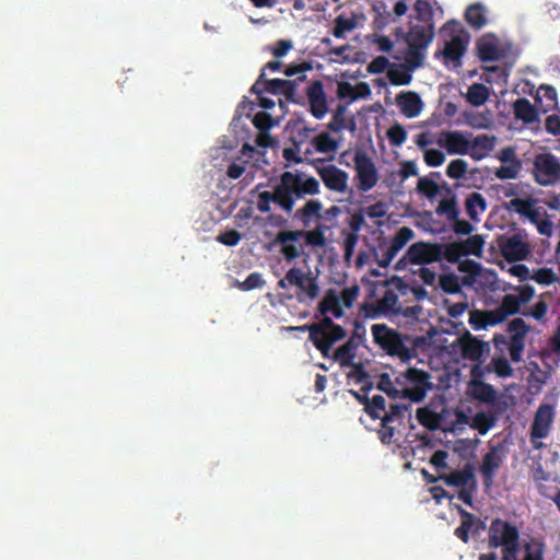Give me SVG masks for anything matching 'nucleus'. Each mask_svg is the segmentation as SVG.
<instances>
[{
	"label": "nucleus",
	"instance_id": "10",
	"mask_svg": "<svg viewBox=\"0 0 560 560\" xmlns=\"http://www.w3.org/2000/svg\"><path fill=\"white\" fill-rule=\"evenodd\" d=\"M287 280L295 287V299L299 303H310L316 300L319 293L318 277L312 271L293 267L287 271Z\"/></svg>",
	"mask_w": 560,
	"mask_h": 560
},
{
	"label": "nucleus",
	"instance_id": "50",
	"mask_svg": "<svg viewBox=\"0 0 560 560\" xmlns=\"http://www.w3.org/2000/svg\"><path fill=\"white\" fill-rule=\"evenodd\" d=\"M377 387L393 399H402L401 386L396 383V380L393 381L386 373L381 374V377H378Z\"/></svg>",
	"mask_w": 560,
	"mask_h": 560
},
{
	"label": "nucleus",
	"instance_id": "48",
	"mask_svg": "<svg viewBox=\"0 0 560 560\" xmlns=\"http://www.w3.org/2000/svg\"><path fill=\"white\" fill-rule=\"evenodd\" d=\"M378 308L382 312L399 314L401 313L402 307L399 303V298L396 292L392 289H386L383 293V296L378 301Z\"/></svg>",
	"mask_w": 560,
	"mask_h": 560
},
{
	"label": "nucleus",
	"instance_id": "22",
	"mask_svg": "<svg viewBox=\"0 0 560 560\" xmlns=\"http://www.w3.org/2000/svg\"><path fill=\"white\" fill-rule=\"evenodd\" d=\"M477 56L481 61H495L502 57L497 35H482L476 43Z\"/></svg>",
	"mask_w": 560,
	"mask_h": 560
},
{
	"label": "nucleus",
	"instance_id": "19",
	"mask_svg": "<svg viewBox=\"0 0 560 560\" xmlns=\"http://www.w3.org/2000/svg\"><path fill=\"white\" fill-rule=\"evenodd\" d=\"M306 94L311 114L315 118L322 119L328 112L327 98L323 83L318 80H315L307 88Z\"/></svg>",
	"mask_w": 560,
	"mask_h": 560
},
{
	"label": "nucleus",
	"instance_id": "43",
	"mask_svg": "<svg viewBox=\"0 0 560 560\" xmlns=\"http://www.w3.org/2000/svg\"><path fill=\"white\" fill-rule=\"evenodd\" d=\"M465 20L472 28H481L487 24L485 8L479 2H475L466 10Z\"/></svg>",
	"mask_w": 560,
	"mask_h": 560
},
{
	"label": "nucleus",
	"instance_id": "2",
	"mask_svg": "<svg viewBox=\"0 0 560 560\" xmlns=\"http://www.w3.org/2000/svg\"><path fill=\"white\" fill-rule=\"evenodd\" d=\"M365 412L372 419L381 420V428L377 431L381 443L392 444L396 441L397 428L405 425L406 419H410V405L390 404L386 408L385 398L376 394L373 398H370Z\"/></svg>",
	"mask_w": 560,
	"mask_h": 560
},
{
	"label": "nucleus",
	"instance_id": "51",
	"mask_svg": "<svg viewBox=\"0 0 560 560\" xmlns=\"http://www.w3.org/2000/svg\"><path fill=\"white\" fill-rule=\"evenodd\" d=\"M413 236L412 228L401 226L400 230L396 232L388 246L398 254L409 241H412Z\"/></svg>",
	"mask_w": 560,
	"mask_h": 560
},
{
	"label": "nucleus",
	"instance_id": "4",
	"mask_svg": "<svg viewBox=\"0 0 560 560\" xmlns=\"http://www.w3.org/2000/svg\"><path fill=\"white\" fill-rule=\"evenodd\" d=\"M520 534L515 525L502 520H492L488 534V544L491 548L503 547V560H516L520 549Z\"/></svg>",
	"mask_w": 560,
	"mask_h": 560
},
{
	"label": "nucleus",
	"instance_id": "44",
	"mask_svg": "<svg viewBox=\"0 0 560 560\" xmlns=\"http://www.w3.org/2000/svg\"><path fill=\"white\" fill-rule=\"evenodd\" d=\"M361 218L358 221H352L350 223V231L345 234L343 240V250H345V260L349 261L354 253L355 245L359 241L358 231L360 229Z\"/></svg>",
	"mask_w": 560,
	"mask_h": 560
},
{
	"label": "nucleus",
	"instance_id": "47",
	"mask_svg": "<svg viewBox=\"0 0 560 560\" xmlns=\"http://www.w3.org/2000/svg\"><path fill=\"white\" fill-rule=\"evenodd\" d=\"M316 131V127H308L305 125V121L300 119L293 125V133H292V142L296 147H301L306 143L312 135Z\"/></svg>",
	"mask_w": 560,
	"mask_h": 560
},
{
	"label": "nucleus",
	"instance_id": "11",
	"mask_svg": "<svg viewBox=\"0 0 560 560\" xmlns=\"http://www.w3.org/2000/svg\"><path fill=\"white\" fill-rule=\"evenodd\" d=\"M357 187L360 191L366 192L374 188L380 174L373 159L363 150H357L353 154Z\"/></svg>",
	"mask_w": 560,
	"mask_h": 560
},
{
	"label": "nucleus",
	"instance_id": "14",
	"mask_svg": "<svg viewBox=\"0 0 560 560\" xmlns=\"http://www.w3.org/2000/svg\"><path fill=\"white\" fill-rule=\"evenodd\" d=\"M317 175L329 190L345 194L349 189V174L335 166V164H327L326 166H317Z\"/></svg>",
	"mask_w": 560,
	"mask_h": 560
},
{
	"label": "nucleus",
	"instance_id": "6",
	"mask_svg": "<svg viewBox=\"0 0 560 560\" xmlns=\"http://www.w3.org/2000/svg\"><path fill=\"white\" fill-rule=\"evenodd\" d=\"M443 259V245L429 242H417L409 246L406 254L396 262L397 270L411 266H428Z\"/></svg>",
	"mask_w": 560,
	"mask_h": 560
},
{
	"label": "nucleus",
	"instance_id": "58",
	"mask_svg": "<svg viewBox=\"0 0 560 560\" xmlns=\"http://www.w3.org/2000/svg\"><path fill=\"white\" fill-rule=\"evenodd\" d=\"M459 243L463 247L465 256H467V255L480 256L483 245H485V241L480 235H472V236L468 237L467 240L462 241Z\"/></svg>",
	"mask_w": 560,
	"mask_h": 560
},
{
	"label": "nucleus",
	"instance_id": "38",
	"mask_svg": "<svg viewBox=\"0 0 560 560\" xmlns=\"http://www.w3.org/2000/svg\"><path fill=\"white\" fill-rule=\"evenodd\" d=\"M415 68H409L408 62L406 65H394L387 72V78L393 85H408L412 81V74Z\"/></svg>",
	"mask_w": 560,
	"mask_h": 560
},
{
	"label": "nucleus",
	"instance_id": "34",
	"mask_svg": "<svg viewBox=\"0 0 560 560\" xmlns=\"http://www.w3.org/2000/svg\"><path fill=\"white\" fill-rule=\"evenodd\" d=\"M439 479H442L447 486L463 488L476 481V476L474 475V467L471 465H466L464 469L440 476Z\"/></svg>",
	"mask_w": 560,
	"mask_h": 560
},
{
	"label": "nucleus",
	"instance_id": "7",
	"mask_svg": "<svg viewBox=\"0 0 560 560\" xmlns=\"http://www.w3.org/2000/svg\"><path fill=\"white\" fill-rule=\"evenodd\" d=\"M396 383L401 386L402 399H408L411 402L424 400L428 390L433 386L428 372L413 368L399 374L396 377Z\"/></svg>",
	"mask_w": 560,
	"mask_h": 560
},
{
	"label": "nucleus",
	"instance_id": "12",
	"mask_svg": "<svg viewBox=\"0 0 560 560\" xmlns=\"http://www.w3.org/2000/svg\"><path fill=\"white\" fill-rule=\"evenodd\" d=\"M506 447L503 443L491 445L483 455L479 472L482 476V482L486 489H490L494 483L498 470L503 466L506 458Z\"/></svg>",
	"mask_w": 560,
	"mask_h": 560
},
{
	"label": "nucleus",
	"instance_id": "24",
	"mask_svg": "<svg viewBox=\"0 0 560 560\" xmlns=\"http://www.w3.org/2000/svg\"><path fill=\"white\" fill-rule=\"evenodd\" d=\"M534 90L535 86L529 82H526L523 88L524 93L535 96V101L545 112L557 105V91L553 86L541 84L536 89V93H534Z\"/></svg>",
	"mask_w": 560,
	"mask_h": 560
},
{
	"label": "nucleus",
	"instance_id": "23",
	"mask_svg": "<svg viewBox=\"0 0 560 560\" xmlns=\"http://www.w3.org/2000/svg\"><path fill=\"white\" fill-rule=\"evenodd\" d=\"M504 322V317L499 308L481 311L472 310L469 313V324L475 331L487 329L488 326H495Z\"/></svg>",
	"mask_w": 560,
	"mask_h": 560
},
{
	"label": "nucleus",
	"instance_id": "17",
	"mask_svg": "<svg viewBox=\"0 0 560 560\" xmlns=\"http://www.w3.org/2000/svg\"><path fill=\"white\" fill-rule=\"evenodd\" d=\"M436 143L448 154L466 155L470 151L469 140L459 130H442Z\"/></svg>",
	"mask_w": 560,
	"mask_h": 560
},
{
	"label": "nucleus",
	"instance_id": "46",
	"mask_svg": "<svg viewBox=\"0 0 560 560\" xmlns=\"http://www.w3.org/2000/svg\"><path fill=\"white\" fill-rule=\"evenodd\" d=\"M495 424V417L490 412L479 411L472 416L471 428L480 435L487 434Z\"/></svg>",
	"mask_w": 560,
	"mask_h": 560
},
{
	"label": "nucleus",
	"instance_id": "28",
	"mask_svg": "<svg viewBox=\"0 0 560 560\" xmlns=\"http://www.w3.org/2000/svg\"><path fill=\"white\" fill-rule=\"evenodd\" d=\"M497 143V138L494 136H488V133H479L477 137L469 140L470 151L468 155L475 161L481 160L489 155V153L494 149Z\"/></svg>",
	"mask_w": 560,
	"mask_h": 560
},
{
	"label": "nucleus",
	"instance_id": "39",
	"mask_svg": "<svg viewBox=\"0 0 560 560\" xmlns=\"http://www.w3.org/2000/svg\"><path fill=\"white\" fill-rule=\"evenodd\" d=\"M358 92L349 82H341L338 84L337 94L340 98L349 97L350 102L359 97H366L371 94V89L366 83H360L357 86Z\"/></svg>",
	"mask_w": 560,
	"mask_h": 560
},
{
	"label": "nucleus",
	"instance_id": "29",
	"mask_svg": "<svg viewBox=\"0 0 560 560\" xmlns=\"http://www.w3.org/2000/svg\"><path fill=\"white\" fill-rule=\"evenodd\" d=\"M397 105L401 113L408 118L418 116L422 109V101L413 91L401 92L398 94Z\"/></svg>",
	"mask_w": 560,
	"mask_h": 560
},
{
	"label": "nucleus",
	"instance_id": "59",
	"mask_svg": "<svg viewBox=\"0 0 560 560\" xmlns=\"http://www.w3.org/2000/svg\"><path fill=\"white\" fill-rule=\"evenodd\" d=\"M535 202L532 199H520V197H515L510 200L505 206L506 210L514 211L522 217H527L530 210L534 208Z\"/></svg>",
	"mask_w": 560,
	"mask_h": 560
},
{
	"label": "nucleus",
	"instance_id": "62",
	"mask_svg": "<svg viewBox=\"0 0 560 560\" xmlns=\"http://www.w3.org/2000/svg\"><path fill=\"white\" fill-rule=\"evenodd\" d=\"M436 213L440 215H445L446 220L448 221L455 220L459 215V210L454 197L451 199H443L436 209Z\"/></svg>",
	"mask_w": 560,
	"mask_h": 560
},
{
	"label": "nucleus",
	"instance_id": "13",
	"mask_svg": "<svg viewBox=\"0 0 560 560\" xmlns=\"http://www.w3.org/2000/svg\"><path fill=\"white\" fill-rule=\"evenodd\" d=\"M254 94L271 93L283 95L288 102H296V82L284 79L267 80L266 73L260 72L254 85L250 89Z\"/></svg>",
	"mask_w": 560,
	"mask_h": 560
},
{
	"label": "nucleus",
	"instance_id": "30",
	"mask_svg": "<svg viewBox=\"0 0 560 560\" xmlns=\"http://www.w3.org/2000/svg\"><path fill=\"white\" fill-rule=\"evenodd\" d=\"M514 117L525 124H533L539 120V113L536 106L526 97H518L512 104Z\"/></svg>",
	"mask_w": 560,
	"mask_h": 560
},
{
	"label": "nucleus",
	"instance_id": "18",
	"mask_svg": "<svg viewBox=\"0 0 560 560\" xmlns=\"http://www.w3.org/2000/svg\"><path fill=\"white\" fill-rule=\"evenodd\" d=\"M555 419V410L550 405H540L530 428L533 440H541L548 436Z\"/></svg>",
	"mask_w": 560,
	"mask_h": 560
},
{
	"label": "nucleus",
	"instance_id": "32",
	"mask_svg": "<svg viewBox=\"0 0 560 560\" xmlns=\"http://www.w3.org/2000/svg\"><path fill=\"white\" fill-rule=\"evenodd\" d=\"M433 404L420 407L416 411L418 422L429 431H436L443 422V415L432 408Z\"/></svg>",
	"mask_w": 560,
	"mask_h": 560
},
{
	"label": "nucleus",
	"instance_id": "5",
	"mask_svg": "<svg viewBox=\"0 0 560 560\" xmlns=\"http://www.w3.org/2000/svg\"><path fill=\"white\" fill-rule=\"evenodd\" d=\"M434 39V24L412 25L406 36L409 69H418L425 58V51Z\"/></svg>",
	"mask_w": 560,
	"mask_h": 560
},
{
	"label": "nucleus",
	"instance_id": "63",
	"mask_svg": "<svg viewBox=\"0 0 560 560\" xmlns=\"http://www.w3.org/2000/svg\"><path fill=\"white\" fill-rule=\"evenodd\" d=\"M440 288L446 293H457L462 290L458 277L453 273L440 278Z\"/></svg>",
	"mask_w": 560,
	"mask_h": 560
},
{
	"label": "nucleus",
	"instance_id": "21",
	"mask_svg": "<svg viewBox=\"0 0 560 560\" xmlns=\"http://www.w3.org/2000/svg\"><path fill=\"white\" fill-rule=\"evenodd\" d=\"M462 355L465 359L472 360V362H480L483 353L489 350V343L483 342L466 331L458 339Z\"/></svg>",
	"mask_w": 560,
	"mask_h": 560
},
{
	"label": "nucleus",
	"instance_id": "8",
	"mask_svg": "<svg viewBox=\"0 0 560 560\" xmlns=\"http://www.w3.org/2000/svg\"><path fill=\"white\" fill-rule=\"evenodd\" d=\"M532 176L542 187L560 185V156L552 152L536 153L532 161Z\"/></svg>",
	"mask_w": 560,
	"mask_h": 560
},
{
	"label": "nucleus",
	"instance_id": "16",
	"mask_svg": "<svg viewBox=\"0 0 560 560\" xmlns=\"http://www.w3.org/2000/svg\"><path fill=\"white\" fill-rule=\"evenodd\" d=\"M322 203L318 200H308L302 208L298 209L294 218L300 220L303 226L308 228L313 218L334 220L340 213L341 209L338 206H331L322 213Z\"/></svg>",
	"mask_w": 560,
	"mask_h": 560
},
{
	"label": "nucleus",
	"instance_id": "31",
	"mask_svg": "<svg viewBox=\"0 0 560 560\" xmlns=\"http://www.w3.org/2000/svg\"><path fill=\"white\" fill-rule=\"evenodd\" d=\"M317 308L322 315H327L330 313L336 318H340L345 315L343 307L340 303V298L335 289L326 290L323 299L318 303Z\"/></svg>",
	"mask_w": 560,
	"mask_h": 560
},
{
	"label": "nucleus",
	"instance_id": "9",
	"mask_svg": "<svg viewBox=\"0 0 560 560\" xmlns=\"http://www.w3.org/2000/svg\"><path fill=\"white\" fill-rule=\"evenodd\" d=\"M529 329V325L523 318L515 317L506 326V331L510 334L509 339L502 335H495L493 341L497 346L506 345L510 359L513 362H520L523 359L525 339Z\"/></svg>",
	"mask_w": 560,
	"mask_h": 560
},
{
	"label": "nucleus",
	"instance_id": "45",
	"mask_svg": "<svg viewBox=\"0 0 560 560\" xmlns=\"http://www.w3.org/2000/svg\"><path fill=\"white\" fill-rule=\"evenodd\" d=\"M466 211L467 214L476 220L479 213H482L487 210L486 199L482 197L480 192L472 191L466 200Z\"/></svg>",
	"mask_w": 560,
	"mask_h": 560
},
{
	"label": "nucleus",
	"instance_id": "53",
	"mask_svg": "<svg viewBox=\"0 0 560 560\" xmlns=\"http://www.w3.org/2000/svg\"><path fill=\"white\" fill-rule=\"evenodd\" d=\"M481 266L479 262H476V260L467 259L464 262H462L458 267L460 272L466 273L467 276L464 278L465 284H476V280L478 279V276L480 275Z\"/></svg>",
	"mask_w": 560,
	"mask_h": 560
},
{
	"label": "nucleus",
	"instance_id": "1",
	"mask_svg": "<svg viewBox=\"0 0 560 560\" xmlns=\"http://www.w3.org/2000/svg\"><path fill=\"white\" fill-rule=\"evenodd\" d=\"M319 183L300 171L284 172L272 191L264 190L257 197V210L261 213L271 211V203L279 206L287 214L293 211L294 205L308 195H318Z\"/></svg>",
	"mask_w": 560,
	"mask_h": 560
},
{
	"label": "nucleus",
	"instance_id": "36",
	"mask_svg": "<svg viewBox=\"0 0 560 560\" xmlns=\"http://www.w3.org/2000/svg\"><path fill=\"white\" fill-rule=\"evenodd\" d=\"M358 346L359 343L354 341V337H350L345 345L334 351L331 357L340 364L341 368L352 365Z\"/></svg>",
	"mask_w": 560,
	"mask_h": 560
},
{
	"label": "nucleus",
	"instance_id": "61",
	"mask_svg": "<svg viewBox=\"0 0 560 560\" xmlns=\"http://www.w3.org/2000/svg\"><path fill=\"white\" fill-rule=\"evenodd\" d=\"M373 10L376 12V15L373 20V27L375 30L382 31L390 22L395 21V19L392 18V14L386 11V7L383 2H381L378 5H375Z\"/></svg>",
	"mask_w": 560,
	"mask_h": 560
},
{
	"label": "nucleus",
	"instance_id": "49",
	"mask_svg": "<svg viewBox=\"0 0 560 560\" xmlns=\"http://www.w3.org/2000/svg\"><path fill=\"white\" fill-rule=\"evenodd\" d=\"M312 143L315 151L319 153H332L338 150V142L327 131L317 133Z\"/></svg>",
	"mask_w": 560,
	"mask_h": 560
},
{
	"label": "nucleus",
	"instance_id": "27",
	"mask_svg": "<svg viewBox=\"0 0 560 560\" xmlns=\"http://www.w3.org/2000/svg\"><path fill=\"white\" fill-rule=\"evenodd\" d=\"M346 337L347 331L343 328H336V332L325 331L323 336H310V340L323 357L329 358L332 346Z\"/></svg>",
	"mask_w": 560,
	"mask_h": 560
},
{
	"label": "nucleus",
	"instance_id": "57",
	"mask_svg": "<svg viewBox=\"0 0 560 560\" xmlns=\"http://www.w3.org/2000/svg\"><path fill=\"white\" fill-rule=\"evenodd\" d=\"M413 11L418 21L425 22L428 24L432 23L434 12L428 0H417L413 3Z\"/></svg>",
	"mask_w": 560,
	"mask_h": 560
},
{
	"label": "nucleus",
	"instance_id": "41",
	"mask_svg": "<svg viewBox=\"0 0 560 560\" xmlns=\"http://www.w3.org/2000/svg\"><path fill=\"white\" fill-rule=\"evenodd\" d=\"M332 36L337 39L346 38V32H351L358 26L357 15L354 13L347 18L338 15L334 21Z\"/></svg>",
	"mask_w": 560,
	"mask_h": 560
},
{
	"label": "nucleus",
	"instance_id": "60",
	"mask_svg": "<svg viewBox=\"0 0 560 560\" xmlns=\"http://www.w3.org/2000/svg\"><path fill=\"white\" fill-rule=\"evenodd\" d=\"M491 373H495L500 377H509L513 374V369L506 359L502 355L493 357L489 363Z\"/></svg>",
	"mask_w": 560,
	"mask_h": 560
},
{
	"label": "nucleus",
	"instance_id": "56",
	"mask_svg": "<svg viewBox=\"0 0 560 560\" xmlns=\"http://www.w3.org/2000/svg\"><path fill=\"white\" fill-rule=\"evenodd\" d=\"M468 163L464 159H454L446 166V176L452 179H462L466 176Z\"/></svg>",
	"mask_w": 560,
	"mask_h": 560
},
{
	"label": "nucleus",
	"instance_id": "15",
	"mask_svg": "<svg viewBox=\"0 0 560 560\" xmlns=\"http://www.w3.org/2000/svg\"><path fill=\"white\" fill-rule=\"evenodd\" d=\"M499 247L506 261H517L527 258L530 254V245L524 240L522 234L503 236L499 241Z\"/></svg>",
	"mask_w": 560,
	"mask_h": 560
},
{
	"label": "nucleus",
	"instance_id": "33",
	"mask_svg": "<svg viewBox=\"0 0 560 560\" xmlns=\"http://www.w3.org/2000/svg\"><path fill=\"white\" fill-rule=\"evenodd\" d=\"M336 327H342L339 324H336L332 318L324 315L322 319H319L317 323L313 324H305L301 326H290L289 329L293 331L295 329L296 331H308L311 337L316 336H323L325 331H332L336 332Z\"/></svg>",
	"mask_w": 560,
	"mask_h": 560
},
{
	"label": "nucleus",
	"instance_id": "25",
	"mask_svg": "<svg viewBox=\"0 0 560 560\" xmlns=\"http://www.w3.org/2000/svg\"><path fill=\"white\" fill-rule=\"evenodd\" d=\"M287 234H294V230H281L275 237L273 244L280 246V252L284 259L292 261L299 258L304 252V245L301 241L282 240Z\"/></svg>",
	"mask_w": 560,
	"mask_h": 560
},
{
	"label": "nucleus",
	"instance_id": "35",
	"mask_svg": "<svg viewBox=\"0 0 560 560\" xmlns=\"http://www.w3.org/2000/svg\"><path fill=\"white\" fill-rule=\"evenodd\" d=\"M467 49V43L459 35H454L450 42L445 43L442 55L445 60L460 63V59Z\"/></svg>",
	"mask_w": 560,
	"mask_h": 560
},
{
	"label": "nucleus",
	"instance_id": "55",
	"mask_svg": "<svg viewBox=\"0 0 560 560\" xmlns=\"http://www.w3.org/2000/svg\"><path fill=\"white\" fill-rule=\"evenodd\" d=\"M386 137L393 147H401L408 138L406 128L400 124H394L386 131Z\"/></svg>",
	"mask_w": 560,
	"mask_h": 560
},
{
	"label": "nucleus",
	"instance_id": "42",
	"mask_svg": "<svg viewBox=\"0 0 560 560\" xmlns=\"http://www.w3.org/2000/svg\"><path fill=\"white\" fill-rule=\"evenodd\" d=\"M490 95V91L488 86L482 83H472L467 91L466 98L467 102L475 106L479 107L485 104Z\"/></svg>",
	"mask_w": 560,
	"mask_h": 560
},
{
	"label": "nucleus",
	"instance_id": "26",
	"mask_svg": "<svg viewBox=\"0 0 560 560\" xmlns=\"http://www.w3.org/2000/svg\"><path fill=\"white\" fill-rule=\"evenodd\" d=\"M468 395L472 400L482 404H493L498 398L494 386L483 381H469Z\"/></svg>",
	"mask_w": 560,
	"mask_h": 560
},
{
	"label": "nucleus",
	"instance_id": "52",
	"mask_svg": "<svg viewBox=\"0 0 560 560\" xmlns=\"http://www.w3.org/2000/svg\"><path fill=\"white\" fill-rule=\"evenodd\" d=\"M524 556L522 560H544L545 546L538 539H530L523 545Z\"/></svg>",
	"mask_w": 560,
	"mask_h": 560
},
{
	"label": "nucleus",
	"instance_id": "37",
	"mask_svg": "<svg viewBox=\"0 0 560 560\" xmlns=\"http://www.w3.org/2000/svg\"><path fill=\"white\" fill-rule=\"evenodd\" d=\"M456 509L462 517V522L460 525H458L454 530V535L463 542L467 544L470 540L469 533L472 530L477 518L472 513L468 512L459 505H457Z\"/></svg>",
	"mask_w": 560,
	"mask_h": 560
},
{
	"label": "nucleus",
	"instance_id": "40",
	"mask_svg": "<svg viewBox=\"0 0 560 560\" xmlns=\"http://www.w3.org/2000/svg\"><path fill=\"white\" fill-rule=\"evenodd\" d=\"M348 368L350 370L346 376H348V380H352L354 383L361 384V390L369 392L373 387L370 374L366 372L362 363H354V361H352V365H348Z\"/></svg>",
	"mask_w": 560,
	"mask_h": 560
},
{
	"label": "nucleus",
	"instance_id": "64",
	"mask_svg": "<svg viewBox=\"0 0 560 560\" xmlns=\"http://www.w3.org/2000/svg\"><path fill=\"white\" fill-rule=\"evenodd\" d=\"M532 279L542 285H549L559 281V277L551 268H539Z\"/></svg>",
	"mask_w": 560,
	"mask_h": 560
},
{
	"label": "nucleus",
	"instance_id": "3",
	"mask_svg": "<svg viewBox=\"0 0 560 560\" xmlns=\"http://www.w3.org/2000/svg\"><path fill=\"white\" fill-rule=\"evenodd\" d=\"M374 342L387 354L400 358L408 362L416 355V349L427 343L425 337H412L402 335L389 328L386 324H374L372 326Z\"/></svg>",
	"mask_w": 560,
	"mask_h": 560
},
{
	"label": "nucleus",
	"instance_id": "20",
	"mask_svg": "<svg viewBox=\"0 0 560 560\" xmlns=\"http://www.w3.org/2000/svg\"><path fill=\"white\" fill-rule=\"evenodd\" d=\"M329 226L323 223H317L313 230H294V234H287L282 240L288 241H305L306 245L313 247H324L326 245L325 232Z\"/></svg>",
	"mask_w": 560,
	"mask_h": 560
},
{
	"label": "nucleus",
	"instance_id": "54",
	"mask_svg": "<svg viewBox=\"0 0 560 560\" xmlns=\"http://www.w3.org/2000/svg\"><path fill=\"white\" fill-rule=\"evenodd\" d=\"M498 308L503 315V319L505 320L509 316L517 314L521 310L517 295H511V293H506Z\"/></svg>",
	"mask_w": 560,
	"mask_h": 560
}]
</instances>
